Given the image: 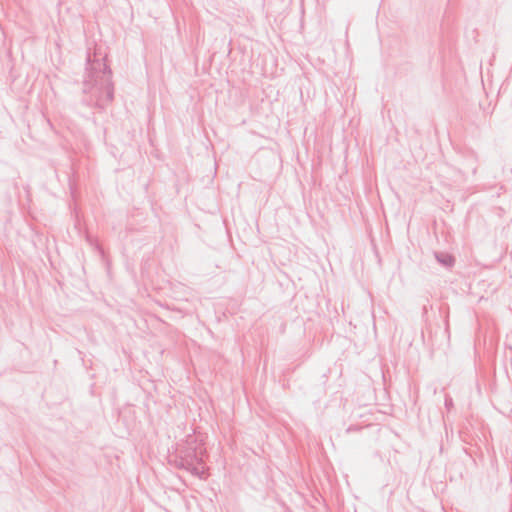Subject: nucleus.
Here are the masks:
<instances>
[{"label":"nucleus","instance_id":"nucleus-1","mask_svg":"<svg viewBox=\"0 0 512 512\" xmlns=\"http://www.w3.org/2000/svg\"><path fill=\"white\" fill-rule=\"evenodd\" d=\"M83 93L85 96L81 103L90 108L102 111L112 102L114 98L112 71L105 58L92 60L88 55Z\"/></svg>","mask_w":512,"mask_h":512},{"label":"nucleus","instance_id":"nucleus-2","mask_svg":"<svg viewBox=\"0 0 512 512\" xmlns=\"http://www.w3.org/2000/svg\"><path fill=\"white\" fill-rule=\"evenodd\" d=\"M175 464L179 469H185L192 475L203 478V452L201 447L187 444L181 447L175 455Z\"/></svg>","mask_w":512,"mask_h":512},{"label":"nucleus","instance_id":"nucleus-3","mask_svg":"<svg viewBox=\"0 0 512 512\" xmlns=\"http://www.w3.org/2000/svg\"><path fill=\"white\" fill-rule=\"evenodd\" d=\"M436 260L446 268H450L455 263V258L447 252H435Z\"/></svg>","mask_w":512,"mask_h":512},{"label":"nucleus","instance_id":"nucleus-4","mask_svg":"<svg viewBox=\"0 0 512 512\" xmlns=\"http://www.w3.org/2000/svg\"><path fill=\"white\" fill-rule=\"evenodd\" d=\"M444 405H445V408H446L448 411H450V410L453 408L454 403H453V399H452V397H451V396H449V395H446V396H445Z\"/></svg>","mask_w":512,"mask_h":512}]
</instances>
